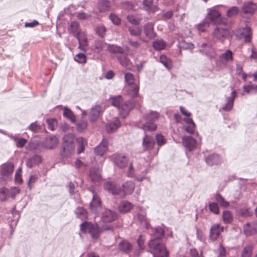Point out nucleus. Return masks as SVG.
Here are the masks:
<instances>
[{
  "label": "nucleus",
  "mask_w": 257,
  "mask_h": 257,
  "mask_svg": "<svg viewBox=\"0 0 257 257\" xmlns=\"http://www.w3.org/2000/svg\"><path fill=\"white\" fill-rule=\"evenodd\" d=\"M164 234V230L161 227L151 228V235L153 238L150 241L148 245L154 257H168V252L165 245L160 243L159 241Z\"/></svg>",
  "instance_id": "nucleus-1"
},
{
  "label": "nucleus",
  "mask_w": 257,
  "mask_h": 257,
  "mask_svg": "<svg viewBox=\"0 0 257 257\" xmlns=\"http://www.w3.org/2000/svg\"><path fill=\"white\" fill-rule=\"evenodd\" d=\"M112 226L111 225H106L99 227L97 223H92L90 222H84L81 224V230L86 233H89L91 236L95 239L98 237L100 232L104 230H112Z\"/></svg>",
  "instance_id": "nucleus-2"
},
{
  "label": "nucleus",
  "mask_w": 257,
  "mask_h": 257,
  "mask_svg": "<svg viewBox=\"0 0 257 257\" xmlns=\"http://www.w3.org/2000/svg\"><path fill=\"white\" fill-rule=\"evenodd\" d=\"M111 104L119 110L120 116L123 118L127 116L130 110L135 107L134 103L131 101L123 102L122 99L120 95L112 97Z\"/></svg>",
  "instance_id": "nucleus-3"
},
{
  "label": "nucleus",
  "mask_w": 257,
  "mask_h": 257,
  "mask_svg": "<svg viewBox=\"0 0 257 257\" xmlns=\"http://www.w3.org/2000/svg\"><path fill=\"white\" fill-rule=\"evenodd\" d=\"M74 135L68 134L63 137V143L60 151V155L63 159H67L72 156L74 152Z\"/></svg>",
  "instance_id": "nucleus-4"
},
{
  "label": "nucleus",
  "mask_w": 257,
  "mask_h": 257,
  "mask_svg": "<svg viewBox=\"0 0 257 257\" xmlns=\"http://www.w3.org/2000/svg\"><path fill=\"white\" fill-rule=\"evenodd\" d=\"M160 116L159 112L151 110L145 114L143 119L145 123L138 124V127L144 131H154L157 128V124L155 121L158 120Z\"/></svg>",
  "instance_id": "nucleus-5"
},
{
  "label": "nucleus",
  "mask_w": 257,
  "mask_h": 257,
  "mask_svg": "<svg viewBox=\"0 0 257 257\" xmlns=\"http://www.w3.org/2000/svg\"><path fill=\"white\" fill-rule=\"evenodd\" d=\"M124 78L127 83L126 88L128 94L133 97L137 96L138 94L139 87L138 84L135 82L134 75L131 73H126L124 74Z\"/></svg>",
  "instance_id": "nucleus-6"
},
{
  "label": "nucleus",
  "mask_w": 257,
  "mask_h": 257,
  "mask_svg": "<svg viewBox=\"0 0 257 257\" xmlns=\"http://www.w3.org/2000/svg\"><path fill=\"white\" fill-rule=\"evenodd\" d=\"M212 34L214 39L221 42L229 39L230 35L229 30L228 29L219 26L216 27Z\"/></svg>",
  "instance_id": "nucleus-7"
},
{
  "label": "nucleus",
  "mask_w": 257,
  "mask_h": 257,
  "mask_svg": "<svg viewBox=\"0 0 257 257\" xmlns=\"http://www.w3.org/2000/svg\"><path fill=\"white\" fill-rule=\"evenodd\" d=\"M235 36L239 39H244L245 42L251 41V29L248 27L238 29L235 33Z\"/></svg>",
  "instance_id": "nucleus-8"
},
{
  "label": "nucleus",
  "mask_w": 257,
  "mask_h": 257,
  "mask_svg": "<svg viewBox=\"0 0 257 257\" xmlns=\"http://www.w3.org/2000/svg\"><path fill=\"white\" fill-rule=\"evenodd\" d=\"M20 192L19 188L14 187L10 190L7 188L0 189V198L2 201H5L7 196H11L14 198L16 195Z\"/></svg>",
  "instance_id": "nucleus-9"
},
{
  "label": "nucleus",
  "mask_w": 257,
  "mask_h": 257,
  "mask_svg": "<svg viewBox=\"0 0 257 257\" xmlns=\"http://www.w3.org/2000/svg\"><path fill=\"white\" fill-rule=\"evenodd\" d=\"M113 162L118 168H124L128 164V159L123 154H116L113 155Z\"/></svg>",
  "instance_id": "nucleus-10"
},
{
  "label": "nucleus",
  "mask_w": 257,
  "mask_h": 257,
  "mask_svg": "<svg viewBox=\"0 0 257 257\" xmlns=\"http://www.w3.org/2000/svg\"><path fill=\"white\" fill-rule=\"evenodd\" d=\"M202 49L200 50V53L205 55L210 59H214L216 56V53L214 49L209 44L202 43L201 45Z\"/></svg>",
  "instance_id": "nucleus-11"
},
{
  "label": "nucleus",
  "mask_w": 257,
  "mask_h": 257,
  "mask_svg": "<svg viewBox=\"0 0 257 257\" xmlns=\"http://www.w3.org/2000/svg\"><path fill=\"white\" fill-rule=\"evenodd\" d=\"M208 19L215 25L222 24V18L220 13L215 9V7L211 9L208 13Z\"/></svg>",
  "instance_id": "nucleus-12"
},
{
  "label": "nucleus",
  "mask_w": 257,
  "mask_h": 257,
  "mask_svg": "<svg viewBox=\"0 0 257 257\" xmlns=\"http://www.w3.org/2000/svg\"><path fill=\"white\" fill-rule=\"evenodd\" d=\"M92 194L93 198L89 205L90 209L92 212L97 213L101 208L100 198L94 191H92Z\"/></svg>",
  "instance_id": "nucleus-13"
},
{
  "label": "nucleus",
  "mask_w": 257,
  "mask_h": 257,
  "mask_svg": "<svg viewBox=\"0 0 257 257\" xmlns=\"http://www.w3.org/2000/svg\"><path fill=\"white\" fill-rule=\"evenodd\" d=\"M236 96V92L233 90L229 96L226 98L225 103L222 105L221 109L225 111H229L233 108L234 99Z\"/></svg>",
  "instance_id": "nucleus-14"
},
{
  "label": "nucleus",
  "mask_w": 257,
  "mask_h": 257,
  "mask_svg": "<svg viewBox=\"0 0 257 257\" xmlns=\"http://www.w3.org/2000/svg\"><path fill=\"white\" fill-rule=\"evenodd\" d=\"M182 143L186 152H190L196 148V140L191 136L183 137Z\"/></svg>",
  "instance_id": "nucleus-15"
},
{
  "label": "nucleus",
  "mask_w": 257,
  "mask_h": 257,
  "mask_svg": "<svg viewBox=\"0 0 257 257\" xmlns=\"http://www.w3.org/2000/svg\"><path fill=\"white\" fill-rule=\"evenodd\" d=\"M43 143L44 149L52 150L57 147L59 143V140L56 136H52L46 138Z\"/></svg>",
  "instance_id": "nucleus-16"
},
{
  "label": "nucleus",
  "mask_w": 257,
  "mask_h": 257,
  "mask_svg": "<svg viewBox=\"0 0 257 257\" xmlns=\"http://www.w3.org/2000/svg\"><path fill=\"white\" fill-rule=\"evenodd\" d=\"M103 112L102 107L100 105H96L92 107L89 113V118L91 122L96 121Z\"/></svg>",
  "instance_id": "nucleus-17"
},
{
  "label": "nucleus",
  "mask_w": 257,
  "mask_h": 257,
  "mask_svg": "<svg viewBox=\"0 0 257 257\" xmlns=\"http://www.w3.org/2000/svg\"><path fill=\"white\" fill-rule=\"evenodd\" d=\"M117 218L116 213L110 209H106L102 212L101 215V220L103 222H111L114 221Z\"/></svg>",
  "instance_id": "nucleus-18"
},
{
  "label": "nucleus",
  "mask_w": 257,
  "mask_h": 257,
  "mask_svg": "<svg viewBox=\"0 0 257 257\" xmlns=\"http://www.w3.org/2000/svg\"><path fill=\"white\" fill-rule=\"evenodd\" d=\"M223 227H220L219 224H213L210 228L209 232V238L212 240H216L219 237L221 232L223 231Z\"/></svg>",
  "instance_id": "nucleus-19"
},
{
  "label": "nucleus",
  "mask_w": 257,
  "mask_h": 257,
  "mask_svg": "<svg viewBox=\"0 0 257 257\" xmlns=\"http://www.w3.org/2000/svg\"><path fill=\"white\" fill-rule=\"evenodd\" d=\"M108 141L105 139H103L100 143L95 147L94 151L95 154L100 156H102L107 151Z\"/></svg>",
  "instance_id": "nucleus-20"
},
{
  "label": "nucleus",
  "mask_w": 257,
  "mask_h": 257,
  "mask_svg": "<svg viewBox=\"0 0 257 257\" xmlns=\"http://www.w3.org/2000/svg\"><path fill=\"white\" fill-rule=\"evenodd\" d=\"M257 10V5L251 2L244 3L242 11L245 14L252 15Z\"/></svg>",
  "instance_id": "nucleus-21"
},
{
  "label": "nucleus",
  "mask_w": 257,
  "mask_h": 257,
  "mask_svg": "<svg viewBox=\"0 0 257 257\" xmlns=\"http://www.w3.org/2000/svg\"><path fill=\"white\" fill-rule=\"evenodd\" d=\"M155 145L154 140L153 137L149 135H145L142 143V147L144 151H148L153 149Z\"/></svg>",
  "instance_id": "nucleus-22"
},
{
  "label": "nucleus",
  "mask_w": 257,
  "mask_h": 257,
  "mask_svg": "<svg viewBox=\"0 0 257 257\" xmlns=\"http://www.w3.org/2000/svg\"><path fill=\"white\" fill-rule=\"evenodd\" d=\"M205 161L208 165L213 166L220 164L222 162V159L218 154H212L206 157Z\"/></svg>",
  "instance_id": "nucleus-23"
},
{
  "label": "nucleus",
  "mask_w": 257,
  "mask_h": 257,
  "mask_svg": "<svg viewBox=\"0 0 257 257\" xmlns=\"http://www.w3.org/2000/svg\"><path fill=\"white\" fill-rule=\"evenodd\" d=\"M14 165L12 162H7L1 166V174L3 176H8L14 171Z\"/></svg>",
  "instance_id": "nucleus-24"
},
{
  "label": "nucleus",
  "mask_w": 257,
  "mask_h": 257,
  "mask_svg": "<svg viewBox=\"0 0 257 257\" xmlns=\"http://www.w3.org/2000/svg\"><path fill=\"white\" fill-rule=\"evenodd\" d=\"M244 234L247 236H250L257 232V223H246L243 226Z\"/></svg>",
  "instance_id": "nucleus-25"
},
{
  "label": "nucleus",
  "mask_w": 257,
  "mask_h": 257,
  "mask_svg": "<svg viewBox=\"0 0 257 257\" xmlns=\"http://www.w3.org/2000/svg\"><path fill=\"white\" fill-rule=\"evenodd\" d=\"M120 122L117 117L109 122L105 125L106 131L109 133H113L115 132L120 126Z\"/></svg>",
  "instance_id": "nucleus-26"
},
{
  "label": "nucleus",
  "mask_w": 257,
  "mask_h": 257,
  "mask_svg": "<svg viewBox=\"0 0 257 257\" xmlns=\"http://www.w3.org/2000/svg\"><path fill=\"white\" fill-rule=\"evenodd\" d=\"M143 6L144 9L149 12L154 13L158 10V7L153 0H143Z\"/></svg>",
  "instance_id": "nucleus-27"
},
{
  "label": "nucleus",
  "mask_w": 257,
  "mask_h": 257,
  "mask_svg": "<svg viewBox=\"0 0 257 257\" xmlns=\"http://www.w3.org/2000/svg\"><path fill=\"white\" fill-rule=\"evenodd\" d=\"M104 188L113 195L118 194L120 191V189L117 187L116 184L112 182H107L105 183L104 185Z\"/></svg>",
  "instance_id": "nucleus-28"
},
{
  "label": "nucleus",
  "mask_w": 257,
  "mask_h": 257,
  "mask_svg": "<svg viewBox=\"0 0 257 257\" xmlns=\"http://www.w3.org/2000/svg\"><path fill=\"white\" fill-rule=\"evenodd\" d=\"M144 33L149 39H152L156 37L154 31V25L152 23H148L144 26Z\"/></svg>",
  "instance_id": "nucleus-29"
},
{
  "label": "nucleus",
  "mask_w": 257,
  "mask_h": 257,
  "mask_svg": "<svg viewBox=\"0 0 257 257\" xmlns=\"http://www.w3.org/2000/svg\"><path fill=\"white\" fill-rule=\"evenodd\" d=\"M41 161L42 159L41 156L35 155L32 157L27 159L26 164V166L28 168H31L36 165H38L41 162Z\"/></svg>",
  "instance_id": "nucleus-30"
},
{
  "label": "nucleus",
  "mask_w": 257,
  "mask_h": 257,
  "mask_svg": "<svg viewBox=\"0 0 257 257\" xmlns=\"http://www.w3.org/2000/svg\"><path fill=\"white\" fill-rule=\"evenodd\" d=\"M184 121L186 123V125L183 126L184 130L188 133L193 134L195 131V124L192 119L190 117H187L184 119Z\"/></svg>",
  "instance_id": "nucleus-31"
},
{
  "label": "nucleus",
  "mask_w": 257,
  "mask_h": 257,
  "mask_svg": "<svg viewBox=\"0 0 257 257\" xmlns=\"http://www.w3.org/2000/svg\"><path fill=\"white\" fill-rule=\"evenodd\" d=\"M122 190L125 195L131 194L135 188V183L132 181H126L122 185Z\"/></svg>",
  "instance_id": "nucleus-32"
},
{
  "label": "nucleus",
  "mask_w": 257,
  "mask_h": 257,
  "mask_svg": "<svg viewBox=\"0 0 257 257\" xmlns=\"http://www.w3.org/2000/svg\"><path fill=\"white\" fill-rule=\"evenodd\" d=\"M89 177L93 182H97L100 180V170L97 168H93L89 172Z\"/></svg>",
  "instance_id": "nucleus-33"
},
{
  "label": "nucleus",
  "mask_w": 257,
  "mask_h": 257,
  "mask_svg": "<svg viewBox=\"0 0 257 257\" xmlns=\"http://www.w3.org/2000/svg\"><path fill=\"white\" fill-rule=\"evenodd\" d=\"M118 248L120 250L128 253L131 252L133 249L132 244L126 240H122L118 244Z\"/></svg>",
  "instance_id": "nucleus-34"
},
{
  "label": "nucleus",
  "mask_w": 257,
  "mask_h": 257,
  "mask_svg": "<svg viewBox=\"0 0 257 257\" xmlns=\"http://www.w3.org/2000/svg\"><path fill=\"white\" fill-rule=\"evenodd\" d=\"M63 116L69 119L72 123L76 122V116L73 113L72 111L66 106L63 108Z\"/></svg>",
  "instance_id": "nucleus-35"
},
{
  "label": "nucleus",
  "mask_w": 257,
  "mask_h": 257,
  "mask_svg": "<svg viewBox=\"0 0 257 257\" xmlns=\"http://www.w3.org/2000/svg\"><path fill=\"white\" fill-rule=\"evenodd\" d=\"M133 205L130 202L123 201L121 202L118 206V209L120 212L122 213H126L131 210L133 208Z\"/></svg>",
  "instance_id": "nucleus-36"
},
{
  "label": "nucleus",
  "mask_w": 257,
  "mask_h": 257,
  "mask_svg": "<svg viewBox=\"0 0 257 257\" xmlns=\"http://www.w3.org/2000/svg\"><path fill=\"white\" fill-rule=\"evenodd\" d=\"M30 148L36 152H41L43 149V141H35L31 142L29 144Z\"/></svg>",
  "instance_id": "nucleus-37"
},
{
  "label": "nucleus",
  "mask_w": 257,
  "mask_h": 257,
  "mask_svg": "<svg viewBox=\"0 0 257 257\" xmlns=\"http://www.w3.org/2000/svg\"><path fill=\"white\" fill-rule=\"evenodd\" d=\"M138 220L146 228H150V224L146 217V213L144 211L140 210L137 214Z\"/></svg>",
  "instance_id": "nucleus-38"
},
{
  "label": "nucleus",
  "mask_w": 257,
  "mask_h": 257,
  "mask_svg": "<svg viewBox=\"0 0 257 257\" xmlns=\"http://www.w3.org/2000/svg\"><path fill=\"white\" fill-rule=\"evenodd\" d=\"M77 143L78 144L77 153L79 154L84 151L87 143L86 140L82 137L77 138Z\"/></svg>",
  "instance_id": "nucleus-39"
},
{
  "label": "nucleus",
  "mask_w": 257,
  "mask_h": 257,
  "mask_svg": "<svg viewBox=\"0 0 257 257\" xmlns=\"http://www.w3.org/2000/svg\"><path fill=\"white\" fill-rule=\"evenodd\" d=\"M110 3L107 0H100L98 3V9L100 12H104L109 9Z\"/></svg>",
  "instance_id": "nucleus-40"
},
{
  "label": "nucleus",
  "mask_w": 257,
  "mask_h": 257,
  "mask_svg": "<svg viewBox=\"0 0 257 257\" xmlns=\"http://www.w3.org/2000/svg\"><path fill=\"white\" fill-rule=\"evenodd\" d=\"M160 62L168 69H170L172 67V61L164 55L160 56Z\"/></svg>",
  "instance_id": "nucleus-41"
},
{
  "label": "nucleus",
  "mask_w": 257,
  "mask_h": 257,
  "mask_svg": "<svg viewBox=\"0 0 257 257\" xmlns=\"http://www.w3.org/2000/svg\"><path fill=\"white\" fill-rule=\"evenodd\" d=\"M178 46L181 49L189 50L192 51L194 48V45L191 42H187L184 40L179 42Z\"/></svg>",
  "instance_id": "nucleus-42"
},
{
  "label": "nucleus",
  "mask_w": 257,
  "mask_h": 257,
  "mask_svg": "<svg viewBox=\"0 0 257 257\" xmlns=\"http://www.w3.org/2000/svg\"><path fill=\"white\" fill-rule=\"evenodd\" d=\"M253 250V246L249 244L244 247L241 253V257H251Z\"/></svg>",
  "instance_id": "nucleus-43"
},
{
  "label": "nucleus",
  "mask_w": 257,
  "mask_h": 257,
  "mask_svg": "<svg viewBox=\"0 0 257 257\" xmlns=\"http://www.w3.org/2000/svg\"><path fill=\"white\" fill-rule=\"evenodd\" d=\"M70 30L76 37H78L80 35L79 24L75 21L71 22Z\"/></svg>",
  "instance_id": "nucleus-44"
},
{
  "label": "nucleus",
  "mask_w": 257,
  "mask_h": 257,
  "mask_svg": "<svg viewBox=\"0 0 257 257\" xmlns=\"http://www.w3.org/2000/svg\"><path fill=\"white\" fill-rule=\"evenodd\" d=\"M75 214L78 218L83 220L87 217V211L83 207H78L75 211Z\"/></svg>",
  "instance_id": "nucleus-45"
},
{
  "label": "nucleus",
  "mask_w": 257,
  "mask_h": 257,
  "mask_svg": "<svg viewBox=\"0 0 257 257\" xmlns=\"http://www.w3.org/2000/svg\"><path fill=\"white\" fill-rule=\"evenodd\" d=\"M166 46V43L163 40H157L153 42V46L157 50H161L164 49Z\"/></svg>",
  "instance_id": "nucleus-46"
},
{
  "label": "nucleus",
  "mask_w": 257,
  "mask_h": 257,
  "mask_svg": "<svg viewBox=\"0 0 257 257\" xmlns=\"http://www.w3.org/2000/svg\"><path fill=\"white\" fill-rule=\"evenodd\" d=\"M219 58L226 62L231 61L233 60L232 53L230 50H227L219 56Z\"/></svg>",
  "instance_id": "nucleus-47"
},
{
  "label": "nucleus",
  "mask_w": 257,
  "mask_h": 257,
  "mask_svg": "<svg viewBox=\"0 0 257 257\" xmlns=\"http://www.w3.org/2000/svg\"><path fill=\"white\" fill-rule=\"evenodd\" d=\"M130 34L136 37H140L142 33V29L138 27H129L128 28Z\"/></svg>",
  "instance_id": "nucleus-48"
},
{
  "label": "nucleus",
  "mask_w": 257,
  "mask_h": 257,
  "mask_svg": "<svg viewBox=\"0 0 257 257\" xmlns=\"http://www.w3.org/2000/svg\"><path fill=\"white\" fill-rule=\"evenodd\" d=\"M222 219L223 222L226 224L231 223L232 220V216L231 212L228 210L223 211L222 213Z\"/></svg>",
  "instance_id": "nucleus-49"
},
{
  "label": "nucleus",
  "mask_w": 257,
  "mask_h": 257,
  "mask_svg": "<svg viewBox=\"0 0 257 257\" xmlns=\"http://www.w3.org/2000/svg\"><path fill=\"white\" fill-rule=\"evenodd\" d=\"M118 60L120 64L123 67H127L130 64V61L124 54H121L118 56Z\"/></svg>",
  "instance_id": "nucleus-50"
},
{
  "label": "nucleus",
  "mask_w": 257,
  "mask_h": 257,
  "mask_svg": "<svg viewBox=\"0 0 257 257\" xmlns=\"http://www.w3.org/2000/svg\"><path fill=\"white\" fill-rule=\"evenodd\" d=\"M216 201L221 206L227 207L229 205V202L226 201L220 194H217L215 196Z\"/></svg>",
  "instance_id": "nucleus-51"
},
{
  "label": "nucleus",
  "mask_w": 257,
  "mask_h": 257,
  "mask_svg": "<svg viewBox=\"0 0 257 257\" xmlns=\"http://www.w3.org/2000/svg\"><path fill=\"white\" fill-rule=\"evenodd\" d=\"M79 42L78 48L83 50L84 48L87 45V40L85 36H81V34L76 37Z\"/></svg>",
  "instance_id": "nucleus-52"
},
{
  "label": "nucleus",
  "mask_w": 257,
  "mask_h": 257,
  "mask_svg": "<svg viewBox=\"0 0 257 257\" xmlns=\"http://www.w3.org/2000/svg\"><path fill=\"white\" fill-rule=\"evenodd\" d=\"M93 47L95 52L100 53L103 49V43L100 40H95L94 43Z\"/></svg>",
  "instance_id": "nucleus-53"
},
{
  "label": "nucleus",
  "mask_w": 257,
  "mask_h": 257,
  "mask_svg": "<svg viewBox=\"0 0 257 257\" xmlns=\"http://www.w3.org/2000/svg\"><path fill=\"white\" fill-rule=\"evenodd\" d=\"M155 138L157 144L159 147L163 146L166 143V141L164 137L161 134H156Z\"/></svg>",
  "instance_id": "nucleus-54"
},
{
  "label": "nucleus",
  "mask_w": 257,
  "mask_h": 257,
  "mask_svg": "<svg viewBox=\"0 0 257 257\" xmlns=\"http://www.w3.org/2000/svg\"><path fill=\"white\" fill-rule=\"evenodd\" d=\"M46 122L48 124V127L51 131H54L57 126V121L56 119H47Z\"/></svg>",
  "instance_id": "nucleus-55"
},
{
  "label": "nucleus",
  "mask_w": 257,
  "mask_h": 257,
  "mask_svg": "<svg viewBox=\"0 0 257 257\" xmlns=\"http://www.w3.org/2000/svg\"><path fill=\"white\" fill-rule=\"evenodd\" d=\"M242 88L243 91L246 93H248L252 90L257 92V85L255 84L245 85L243 86Z\"/></svg>",
  "instance_id": "nucleus-56"
},
{
  "label": "nucleus",
  "mask_w": 257,
  "mask_h": 257,
  "mask_svg": "<svg viewBox=\"0 0 257 257\" xmlns=\"http://www.w3.org/2000/svg\"><path fill=\"white\" fill-rule=\"evenodd\" d=\"M238 12V8L237 7L233 6L227 11L226 16L228 17H232L237 15Z\"/></svg>",
  "instance_id": "nucleus-57"
},
{
  "label": "nucleus",
  "mask_w": 257,
  "mask_h": 257,
  "mask_svg": "<svg viewBox=\"0 0 257 257\" xmlns=\"http://www.w3.org/2000/svg\"><path fill=\"white\" fill-rule=\"evenodd\" d=\"M127 20L130 23L135 25L139 24L141 21V19L135 15L127 16Z\"/></svg>",
  "instance_id": "nucleus-58"
},
{
  "label": "nucleus",
  "mask_w": 257,
  "mask_h": 257,
  "mask_svg": "<svg viewBox=\"0 0 257 257\" xmlns=\"http://www.w3.org/2000/svg\"><path fill=\"white\" fill-rule=\"evenodd\" d=\"M106 31V29L103 25H99L96 28V32L100 37H103Z\"/></svg>",
  "instance_id": "nucleus-59"
},
{
  "label": "nucleus",
  "mask_w": 257,
  "mask_h": 257,
  "mask_svg": "<svg viewBox=\"0 0 257 257\" xmlns=\"http://www.w3.org/2000/svg\"><path fill=\"white\" fill-rule=\"evenodd\" d=\"M109 18L114 25L118 26L120 24L121 20L116 15L111 13L109 15Z\"/></svg>",
  "instance_id": "nucleus-60"
},
{
  "label": "nucleus",
  "mask_w": 257,
  "mask_h": 257,
  "mask_svg": "<svg viewBox=\"0 0 257 257\" xmlns=\"http://www.w3.org/2000/svg\"><path fill=\"white\" fill-rule=\"evenodd\" d=\"M239 214L242 217H248L252 214V212L248 208L243 207L239 210Z\"/></svg>",
  "instance_id": "nucleus-61"
},
{
  "label": "nucleus",
  "mask_w": 257,
  "mask_h": 257,
  "mask_svg": "<svg viewBox=\"0 0 257 257\" xmlns=\"http://www.w3.org/2000/svg\"><path fill=\"white\" fill-rule=\"evenodd\" d=\"M74 60L79 63H85L86 62V56L83 53H78L74 57Z\"/></svg>",
  "instance_id": "nucleus-62"
},
{
  "label": "nucleus",
  "mask_w": 257,
  "mask_h": 257,
  "mask_svg": "<svg viewBox=\"0 0 257 257\" xmlns=\"http://www.w3.org/2000/svg\"><path fill=\"white\" fill-rule=\"evenodd\" d=\"M209 27V23L207 21H204L198 25L197 29L201 32H204Z\"/></svg>",
  "instance_id": "nucleus-63"
},
{
  "label": "nucleus",
  "mask_w": 257,
  "mask_h": 257,
  "mask_svg": "<svg viewBox=\"0 0 257 257\" xmlns=\"http://www.w3.org/2000/svg\"><path fill=\"white\" fill-rule=\"evenodd\" d=\"M87 127V121L86 120H81L77 124V130L79 132H82Z\"/></svg>",
  "instance_id": "nucleus-64"
}]
</instances>
